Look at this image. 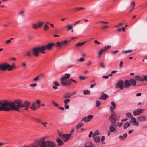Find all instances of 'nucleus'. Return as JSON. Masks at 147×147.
<instances>
[{"mask_svg":"<svg viewBox=\"0 0 147 147\" xmlns=\"http://www.w3.org/2000/svg\"><path fill=\"white\" fill-rule=\"evenodd\" d=\"M30 103L29 102L26 101L23 103L22 101L20 100H15L13 102H9L4 100L3 102L0 101V111H8L10 110L20 111V109L24 107L23 109L28 110L30 107Z\"/></svg>","mask_w":147,"mask_h":147,"instance_id":"f257e3e1","label":"nucleus"},{"mask_svg":"<svg viewBox=\"0 0 147 147\" xmlns=\"http://www.w3.org/2000/svg\"><path fill=\"white\" fill-rule=\"evenodd\" d=\"M55 45L53 43H49L46 45H43L41 47L33 48L32 50L33 55L36 57H38L39 55V52L45 54V52L44 51L47 49V50H51L53 47Z\"/></svg>","mask_w":147,"mask_h":147,"instance_id":"f03ea898","label":"nucleus"},{"mask_svg":"<svg viewBox=\"0 0 147 147\" xmlns=\"http://www.w3.org/2000/svg\"><path fill=\"white\" fill-rule=\"evenodd\" d=\"M46 137H43L35 141V143L38 145V147H47L46 141L45 140Z\"/></svg>","mask_w":147,"mask_h":147,"instance_id":"7ed1b4c3","label":"nucleus"},{"mask_svg":"<svg viewBox=\"0 0 147 147\" xmlns=\"http://www.w3.org/2000/svg\"><path fill=\"white\" fill-rule=\"evenodd\" d=\"M117 118V115L114 112H113L110 116L109 119L111 120V122L112 125L114 126H117L118 125L116 124V121Z\"/></svg>","mask_w":147,"mask_h":147,"instance_id":"20e7f679","label":"nucleus"},{"mask_svg":"<svg viewBox=\"0 0 147 147\" xmlns=\"http://www.w3.org/2000/svg\"><path fill=\"white\" fill-rule=\"evenodd\" d=\"M123 83L124 82L122 80H118L116 84V87L117 88H119L121 90L123 89L124 88V86H123Z\"/></svg>","mask_w":147,"mask_h":147,"instance_id":"39448f33","label":"nucleus"},{"mask_svg":"<svg viewBox=\"0 0 147 147\" xmlns=\"http://www.w3.org/2000/svg\"><path fill=\"white\" fill-rule=\"evenodd\" d=\"M144 109H137L134 110L133 112V115L135 116H136L140 114L143 111H144Z\"/></svg>","mask_w":147,"mask_h":147,"instance_id":"423d86ee","label":"nucleus"},{"mask_svg":"<svg viewBox=\"0 0 147 147\" xmlns=\"http://www.w3.org/2000/svg\"><path fill=\"white\" fill-rule=\"evenodd\" d=\"M44 75L43 74H41L38 75L33 79V81L35 82H38L41 81L42 79L44 77Z\"/></svg>","mask_w":147,"mask_h":147,"instance_id":"0eeeda50","label":"nucleus"},{"mask_svg":"<svg viewBox=\"0 0 147 147\" xmlns=\"http://www.w3.org/2000/svg\"><path fill=\"white\" fill-rule=\"evenodd\" d=\"M70 76V74H65L64 76L62 77L61 79V83L62 84V82H65V80L68 79Z\"/></svg>","mask_w":147,"mask_h":147,"instance_id":"6e6552de","label":"nucleus"},{"mask_svg":"<svg viewBox=\"0 0 147 147\" xmlns=\"http://www.w3.org/2000/svg\"><path fill=\"white\" fill-rule=\"evenodd\" d=\"M130 122L133 123V125L138 126L139 125L138 121H137L136 119L134 117H131V118Z\"/></svg>","mask_w":147,"mask_h":147,"instance_id":"1a4fd4ad","label":"nucleus"},{"mask_svg":"<svg viewBox=\"0 0 147 147\" xmlns=\"http://www.w3.org/2000/svg\"><path fill=\"white\" fill-rule=\"evenodd\" d=\"M93 117V115H90L88 116L87 117H85L82 118V120L84 121L85 122H88L90 121Z\"/></svg>","mask_w":147,"mask_h":147,"instance_id":"9d476101","label":"nucleus"},{"mask_svg":"<svg viewBox=\"0 0 147 147\" xmlns=\"http://www.w3.org/2000/svg\"><path fill=\"white\" fill-rule=\"evenodd\" d=\"M7 63L0 64V70L3 71L7 70Z\"/></svg>","mask_w":147,"mask_h":147,"instance_id":"9b49d317","label":"nucleus"},{"mask_svg":"<svg viewBox=\"0 0 147 147\" xmlns=\"http://www.w3.org/2000/svg\"><path fill=\"white\" fill-rule=\"evenodd\" d=\"M70 136L71 134H64L62 136V138L64 142H66L69 139Z\"/></svg>","mask_w":147,"mask_h":147,"instance_id":"f8f14e48","label":"nucleus"},{"mask_svg":"<svg viewBox=\"0 0 147 147\" xmlns=\"http://www.w3.org/2000/svg\"><path fill=\"white\" fill-rule=\"evenodd\" d=\"M47 147H55V143L53 142H51L49 141H46Z\"/></svg>","mask_w":147,"mask_h":147,"instance_id":"ddd939ff","label":"nucleus"},{"mask_svg":"<svg viewBox=\"0 0 147 147\" xmlns=\"http://www.w3.org/2000/svg\"><path fill=\"white\" fill-rule=\"evenodd\" d=\"M111 103L112 106L110 107V110L112 113L114 112V110L116 108V105L114 102L113 101L111 102Z\"/></svg>","mask_w":147,"mask_h":147,"instance_id":"4468645a","label":"nucleus"},{"mask_svg":"<svg viewBox=\"0 0 147 147\" xmlns=\"http://www.w3.org/2000/svg\"><path fill=\"white\" fill-rule=\"evenodd\" d=\"M146 117L145 115H142L138 117V119L140 121H145L146 120Z\"/></svg>","mask_w":147,"mask_h":147,"instance_id":"2eb2a0df","label":"nucleus"},{"mask_svg":"<svg viewBox=\"0 0 147 147\" xmlns=\"http://www.w3.org/2000/svg\"><path fill=\"white\" fill-rule=\"evenodd\" d=\"M109 96L108 95L105 94H102L100 97L99 99L105 100Z\"/></svg>","mask_w":147,"mask_h":147,"instance_id":"dca6fc26","label":"nucleus"},{"mask_svg":"<svg viewBox=\"0 0 147 147\" xmlns=\"http://www.w3.org/2000/svg\"><path fill=\"white\" fill-rule=\"evenodd\" d=\"M131 85V84L127 80H126L125 82L124 87L128 88Z\"/></svg>","mask_w":147,"mask_h":147,"instance_id":"f3484780","label":"nucleus"},{"mask_svg":"<svg viewBox=\"0 0 147 147\" xmlns=\"http://www.w3.org/2000/svg\"><path fill=\"white\" fill-rule=\"evenodd\" d=\"M71 96V94L70 92H67L65 94L63 95V97L64 98H69Z\"/></svg>","mask_w":147,"mask_h":147,"instance_id":"a211bd4d","label":"nucleus"},{"mask_svg":"<svg viewBox=\"0 0 147 147\" xmlns=\"http://www.w3.org/2000/svg\"><path fill=\"white\" fill-rule=\"evenodd\" d=\"M71 81L70 80V79L68 81H65V82H62V84H61L63 86H65V85H69L71 84Z\"/></svg>","mask_w":147,"mask_h":147,"instance_id":"6ab92c4d","label":"nucleus"},{"mask_svg":"<svg viewBox=\"0 0 147 147\" xmlns=\"http://www.w3.org/2000/svg\"><path fill=\"white\" fill-rule=\"evenodd\" d=\"M127 136V133H125L123 136L120 135L119 137V138L120 140H123L125 139Z\"/></svg>","mask_w":147,"mask_h":147,"instance_id":"aec40b11","label":"nucleus"},{"mask_svg":"<svg viewBox=\"0 0 147 147\" xmlns=\"http://www.w3.org/2000/svg\"><path fill=\"white\" fill-rule=\"evenodd\" d=\"M113 127L115 126L112 125V124H111L110 125L109 130L111 132H114L115 130V128Z\"/></svg>","mask_w":147,"mask_h":147,"instance_id":"412c9836","label":"nucleus"},{"mask_svg":"<svg viewBox=\"0 0 147 147\" xmlns=\"http://www.w3.org/2000/svg\"><path fill=\"white\" fill-rule=\"evenodd\" d=\"M36 108H37V106L36 103H33L30 107L31 109L33 110H36Z\"/></svg>","mask_w":147,"mask_h":147,"instance_id":"4be33fe9","label":"nucleus"},{"mask_svg":"<svg viewBox=\"0 0 147 147\" xmlns=\"http://www.w3.org/2000/svg\"><path fill=\"white\" fill-rule=\"evenodd\" d=\"M13 68V66L12 65H10L9 64L7 63V69L9 71L11 70Z\"/></svg>","mask_w":147,"mask_h":147,"instance_id":"5701e85b","label":"nucleus"},{"mask_svg":"<svg viewBox=\"0 0 147 147\" xmlns=\"http://www.w3.org/2000/svg\"><path fill=\"white\" fill-rule=\"evenodd\" d=\"M129 82L131 84V85L134 86L136 85V82L135 79H130L129 80Z\"/></svg>","mask_w":147,"mask_h":147,"instance_id":"b1692460","label":"nucleus"},{"mask_svg":"<svg viewBox=\"0 0 147 147\" xmlns=\"http://www.w3.org/2000/svg\"><path fill=\"white\" fill-rule=\"evenodd\" d=\"M130 125V123L128 122H126L123 125V128L125 129L129 127Z\"/></svg>","mask_w":147,"mask_h":147,"instance_id":"393cba45","label":"nucleus"},{"mask_svg":"<svg viewBox=\"0 0 147 147\" xmlns=\"http://www.w3.org/2000/svg\"><path fill=\"white\" fill-rule=\"evenodd\" d=\"M135 78L138 81L140 82H143L144 81L143 79L139 76H136L135 77Z\"/></svg>","mask_w":147,"mask_h":147,"instance_id":"a878e982","label":"nucleus"},{"mask_svg":"<svg viewBox=\"0 0 147 147\" xmlns=\"http://www.w3.org/2000/svg\"><path fill=\"white\" fill-rule=\"evenodd\" d=\"M94 141L97 143H98L100 142V138L99 136H96L94 137Z\"/></svg>","mask_w":147,"mask_h":147,"instance_id":"bb28decb","label":"nucleus"},{"mask_svg":"<svg viewBox=\"0 0 147 147\" xmlns=\"http://www.w3.org/2000/svg\"><path fill=\"white\" fill-rule=\"evenodd\" d=\"M57 141L59 146L63 144V142L60 139L58 138L57 139Z\"/></svg>","mask_w":147,"mask_h":147,"instance_id":"cd10ccee","label":"nucleus"},{"mask_svg":"<svg viewBox=\"0 0 147 147\" xmlns=\"http://www.w3.org/2000/svg\"><path fill=\"white\" fill-rule=\"evenodd\" d=\"M84 8L83 7H79V8H75L74 9L75 12H77L80 10H83L84 9Z\"/></svg>","mask_w":147,"mask_h":147,"instance_id":"c85d7f7f","label":"nucleus"},{"mask_svg":"<svg viewBox=\"0 0 147 147\" xmlns=\"http://www.w3.org/2000/svg\"><path fill=\"white\" fill-rule=\"evenodd\" d=\"M84 125V124L82 123H78L76 127V128L78 129L80 128L81 127H82Z\"/></svg>","mask_w":147,"mask_h":147,"instance_id":"c756f323","label":"nucleus"},{"mask_svg":"<svg viewBox=\"0 0 147 147\" xmlns=\"http://www.w3.org/2000/svg\"><path fill=\"white\" fill-rule=\"evenodd\" d=\"M106 50L105 49V48L102 49L100 50L99 52V54H98V57H100V56L102 54V53L104 52V51H105Z\"/></svg>","mask_w":147,"mask_h":147,"instance_id":"7c9ffc66","label":"nucleus"},{"mask_svg":"<svg viewBox=\"0 0 147 147\" xmlns=\"http://www.w3.org/2000/svg\"><path fill=\"white\" fill-rule=\"evenodd\" d=\"M44 24L43 22H37L38 26V27L41 28L42 25Z\"/></svg>","mask_w":147,"mask_h":147,"instance_id":"2f4dec72","label":"nucleus"},{"mask_svg":"<svg viewBox=\"0 0 147 147\" xmlns=\"http://www.w3.org/2000/svg\"><path fill=\"white\" fill-rule=\"evenodd\" d=\"M32 26L33 28L36 30L38 28V25H37L36 23L33 24L32 25Z\"/></svg>","mask_w":147,"mask_h":147,"instance_id":"473e14b6","label":"nucleus"},{"mask_svg":"<svg viewBox=\"0 0 147 147\" xmlns=\"http://www.w3.org/2000/svg\"><path fill=\"white\" fill-rule=\"evenodd\" d=\"M90 90H84L83 92V94L84 95H86L87 94H90Z\"/></svg>","mask_w":147,"mask_h":147,"instance_id":"72a5a7b5","label":"nucleus"},{"mask_svg":"<svg viewBox=\"0 0 147 147\" xmlns=\"http://www.w3.org/2000/svg\"><path fill=\"white\" fill-rule=\"evenodd\" d=\"M127 117L129 118H131L133 117L132 114L130 112H127L126 113Z\"/></svg>","mask_w":147,"mask_h":147,"instance_id":"f704fd0d","label":"nucleus"},{"mask_svg":"<svg viewBox=\"0 0 147 147\" xmlns=\"http://www.w3.org/2000/svg\"><path fill=\"white\" fill-rule=\"evenodd\" d=\"M70 102V99H66L64 101V103L65 105H67V103Z\"/></svg>","mask_w":147,"mask_h":147,"instance_id":"c9c22d12","label":"nucleus"},{"mask_svg":"<svg viewBox=\"0 0 147 147\" xmlns=\"http://www.w3.org/2000/svg\"><path fill=\"white\" fill-rule=\"evenodd\" d=\"M49 26L47 24H45L44 26L43 29L45 31H46L49 29Z\"/></svg>","mask_w":147,"mask_h":147,"instance_id":"e433bc0d","label":"nucleus"},{"mask_svg":"<svg viewBox=\"0 0 147 147\" xmlns=\"http://www.w3.org/2000/svg\"><path fill=\"white\" fill-rule=\"evenodd\" d=\"M25 55L26 56H28L29 57H31V54L30 51H27L25 54Z\"/></svg>","mask_w":147,"mask_h":147,"instance_id":"4c0bfd02","label":"nucleus"},{"mask_svg":"<svg viewBox=\"0 0 147 147\" xmlns=\"http://www.w3.org/2000/svg\"><path fill=\"white\" fill-rule=\"evenodd\" d=\"M87 42V41H86L84 42H83L82 43H78L76 45V46L78 47L79 46H81L84 44L86 42Z\"/></svg>","mask_w":147,"mask_h":147,"instance_id":"58836bf2","label":"nucleus"},{"mask_svg":"<svg viewBox=\"0 0 147 147\" xmlns=\"http://www.w3.org/2000/svg\"><path fill=\"white\" fill-rule=\"evenodd\" d=\"M55 44V45H55L56 47L57 48H59L60 47H61V45L60 42H57L56 44V45L55 44Z\"/></svg>","mask_w":147,"mask_h":147,"instance_id":"ea45409f","label":"nucleus"},{"mask_svg":"<svg viewBox=\"0 0 147 147\" xmlns=\"http://www.w3.org/2000/svg\"><path fill=\"white\" fill-rule=\"evenodd\" d=\"M133 51V50H123L122 52H124V53L126 54L127 53L131 52Z\"/></svg>","mask_w":147,"mask_h":147,"instance_id":"a19ab883","label":"nucleus"},{"mask_svg":"<svg viewBox=\"0 0 147 147\" xmlns=\"http://www.w3.org/2000/svg\"><path fill=\"white\" fill-rule=\"evenodd\" d=\"M41 124L44 127H46V125L47 124V123L46 122H43L42 121L41 122Z\"/></svg>","mask_w":147,"mask_h":147,"instance_id":"79ce46f5","label":"nucleus"},{"mask_svg":"<svg viewBox=\"0 0 147 147\" xmlns=\"http://www.w3.org/2000/svg\"><path fill=\"white\" fill-rule=\"evenodd\" d=\"M111 45L105 46L104 47V48L105 50H108V49L111 48Z\"/></svg>","mask_w":147,"mask_h":147,"instance_id":"37998d69","label":"nucleus"},{"mask_svg":"<svg viewBox=\"0 0 147 147\" xmlns=\"http://www.w3.org/2000/svg\"><path fill=\"white\" fill-rule=\"evenodd\" d=\"M100 104V102L99 101L97 100L96 101V106L97 107H98Z\"/></svg>","mask_w":147,"mask_h":147,"instance_id":"c03bdc74","label":"nucleus"},{"mask_svg":"<svg viewBox=\"0 0 147 147\" xmlns=\"http://www.w3.org/2000/svg\"><path fill=\"white\" fill-rule=\"evenodd\" d=\"M52 103L55 107H58L59 106V105L56 103L54 100L52 101Z\"/></svg>","mask_w":147,"mask_h":147,"instance_id":"a18cd8bd","label":"nucleus"},{"mask_svg":"<svg viewBox=\"0 0 147 147\" xmlns=\"http://www.w3.org/2000/svg\"><path fill=\"white\" fill-rule=\"evenodd\" d=\"M24 11L23 10H22L21 11H20V12L19 13L18 15H20L22 16H23L24 15Z\"/></svg>","mask_w":147,"mask_h":147,"instance_id":"49530a36","label":"nucleus"},{"mask_svg":"<svg viewBox=\"0 0 147 147\" xmlns=\"http://www.w3.org/2000/svg\"><path fill=\"white\" fill-rule=\"evenodd\" d=\"M35 121L39 123H41L42 121L41 120L39 119L38 118H36L35 119Z\"/></svg>","mask_w":147,"mask_h":147,"instance_id":"de8ad7c7","label":"nucleus"},{"mask_svg":"<svg viewBox=\"0 0 147 147\" xmlns=\"http://www.w3.org/2000/svg\"><path fill=\"white\" fill-rule=\"evenodd\" d=\"M98 130H97L96 131H95L94 133L93 134V137H94L95 136L98 135Z\"/></svg>","mask_w":147,"mask_h":147,"instance_id":"09e8293b","label":"nucleus"},{"mask_svg":"<svg viewBox=\"0 0 147 147\" xmlns=\"http://www.w3.org/2000/svg\"><path fill=\"white\" fill-rule=\"evenodd\" d=\"M84 147H94V146L92 145V142H90V145L89 146H87L86 144H85V146Z\"/></svg>","mask_w":147,"mask_h":147,"instance_id":"8fccbe9b","label":"nucleus"},{"mask_svg":"<svg viewBox=\"0 0 147 147\" xmlns=\"http://www.w3.org/2000/svg\"><path fill=\"white\" fill-rule=\"evenodd\" d=\"M79 78L81 80H84L85 79V77L84 76H80Z\"/></svg>","mask_w":147,"mask_h":147,"instance_id":"3c124183","label":"nucleus"},{"mask_svg":"<svg viewBox=\"0 0 147 147\" xmlns=\"http://www.w3.org/2000/svg\"><path fill=\"white\" fill-rule=\"evenodd\" d=\"M84 60V58H81L77 60L78 61L83 62Z\"/></svg>","mask_w":147,"mask_h":147,"instance_id":"603ef678","label":"nucleus"},{"mask_svg":"<svg viewBox=\"0 0 147 147\" xmlns=\"http://www.w3.org/2000/svg\"><path fill=\"white\" fill-rule=\"evenodd\" d=\"M100 67L103 68H105V65H104L103 63L102 62H101L100 63Z\"/></svg>","mask_w":147,"mask_h":147,"instance_id":"864d4df0","label":"nucleus"},{"mask_svg":"<svg viewBox=\"0 0 147 147\" xmlns=\"http://www.w3.org/2000/svg\"><path fill=\"white\" fill-rule=\"evenodd\" d=\"M143 79L144 80L147 81V75H145L143 76Z\"/></svg>","mask_w":147,"mask_h":147,"instance_id":"5fc2aeb1","label":"nucleus"},{"mask_svg":"<svg viewBox=\"0 0 147 147\" xmlns=\"http://www.w3.org/2000/svg\"><path fill=\"white\" fill-rule=\"evenodd\" d=\"M67 26L68 28V30H70L72 28V27L71 25H68Z\"/></svg>","mask_w":147,"mask_h":147,"instance_id":"6e6d98bb","label":"nucleus"},{"mask_svg":"<svg viewBox=\"0 0 147 147\" xmlns=\"http://www.w3.org/2000/svg\"><path fill=\"white\" fill-rule=\"evenodd\" d=\"M37 84L36 83H35L33 84H30V86L31 87H34L37 86Z\"/></svg>","mask_w":147,"mask_h":147,"instance_id":"4d7b16f0","label":"nucleus"},{"mask_svg":"<svg viewBox=\"0 0 147 147\" xmlns=\"http://www.w3.org/2000/svg\"><path fill=\"white\" fill-rule=\"evenodd\" d=\"M118 51L117 50H116L114 51H112L111 52V53L112 54H113L118 53Z\"/></svg>","mask_w":147,"mask_h":147,"instance_id":"13d9d810","label":"nucleus"},{"mask_svg":"<svg viewBox=\"0 0 147 147\" xmlns=\"http://www.w3.org/2000/svg\"><path fill=\"white\" fill-rule=\"evenodd\" d=\"M135 5V3L134 1L132 2L131 3V6L133 7H134Z\"/></svg>","mask_w":147,"mask_h":147,"instance_id":"bf43d9fd","label":"nucleus"},{"mask_svg":"<svg viewBox=\"0 0 147 147\" xmlns=\"http://www.w3.org/2000/svg\"><path fill=\"white\" fill-rule=\"evenodd\" d=\"M11 41L10 40H8L5 41V43L7 44H8L11 42Z\"/></svg>","mask_w":147,"mask_h":147,"instance_id":"052dcab7","label":"nucleus"},{"mask_svg":"<svg viewBox=\"0 0 147 147\" xmlns=\"http://www.w3.org/2000/svg\"><path fill=\"white\" fill-rule=\"evenodd\" d=\"M92 64V62L91 61H89L87 64V65H90Z\"/></svg>","mask_w":147,"mask_h":147,"instance_id":"680f3d73","label":"nucleus"},{"mask_svg":"<svg viewBox=\"0 0 147 147\" xmlns=\"http://www.w3.org/2000/svg\"><path fill=\"white\" fill-rule=\"evenodd\" d=\"M69 106L67 105H65V108L66 109H68L69 108Z\"/></svg>","mask_w":147,"mask_h":147,"instance_id":"e2e57ef3","label":"nucleus"},{"mask_svg":"<svg viewBox=\"0 0 147 147\" xmlns=\"http://www.w3.org/2000/svg\"><path fill=\"white\" fill-rule=\"evenodd\" d=\"M5 143L3 142H0V147L2 146H3L4 145Z\"/></svg>","mask_w":147,"mask_h":147,"instance_id":"0e129e2a","label":"nucleus"},{"mask_svg":"<svg viewBox=\"0 0 147 147\" xmlns=\"http://www.w3.org/2000/svg\"><path fill=\"white\" fill-rule=\"evenodd\" d=\"M108 25H105L104 26H103L102 27V29H105L106 28L108 27Z\"/></svg>","mask_w":147,"mask_h":147,"instance_id":"69168bd1","label":"nucleus"},{"mask_svg":"<svg viewBox=\"0 0 147 147\" xmlns=\"http://www.w3.org/2000/svg\"><path fill=\"white\" fill-rule=\"evenodd\" d=\"M93 134V132L92 131L90 132L89 135L88 136L89 137H91L92 135Z\"/></svg>","mask_w":147,"mask_h":147,"instance_id":"338daca9","label":"nucleus"},{"mask_svg":"<svg viewBox=\"0 0 147 147\" xmlns=\"http://www.w3.org/2000/svg\"><path fill=\"white\" fill-rule=\"evenodd\" d=\"M22 65L23 67H25L26 65V64L25 63H22Z\"/></svg>","mask_w":147,"mask_h":147,"instance_id":"774afa93","label":"nucleus"}]
</instances>
